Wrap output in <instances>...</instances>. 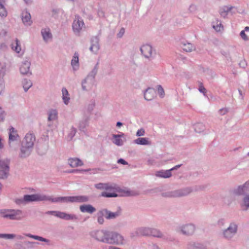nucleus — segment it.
Returning <instances> with one entry per match:
<instances>
[{"instance_id": "nucleus-1", "label": "nucleus", "mask_w": 249, "mask_h": 249, "mask_svg": "<svg viewBox=\"0 0 249 249\" xmlns=\"http://www.w3.org/2000/svg\"><path fill=\"white\" fill-rule=\"evenodd\" d=\"M90 236L97 242L110 245H123L124 237L116 231L107 230H96L90 232Z\"/></svg>"}, {"instance_id": "nucleus-2", "label": "nucleus", "mask_w": 249, "mask_h": 249, "mask_svg": "<svg viewBox=\"0 0 249 249\" xmlns=\"http://www.w3.org/2000/svg\"><path fill=\"white\" fill-rule=\"evenodd\" d=\"M98 63H97L92 71L81 82L82 89L84 91H89L92 89L95 83V76L98 72Z\"/></svg>"}, {"instance_id": "nucleus-3", "label": "nucleus", "mask_w": 249, "mask_h": 249, "mask_svg": "<svg viewBox=\"0 0 249 249\" xmlns=\"http://www.w3.org/2000/svg\"><path fill=\"white\" fill-rule=\"evenodd\" d=\"M87 196H75L54 197L53 203H84L89 201Z\"/></svg>"}, {"instance_id": "nucleus-4", "label": "nucleus", "mask_w": 249, "mask_h": 249, "mask_svg": "<svg viewBox=\"0 0 249 249\" xmlns=\"http://www.w3.org/2000/svg\"><path fill=\"white\" fill-rule=\"evenodd\" d=\"M96 188L100 190H105L107 192H103L101 193V196L105 197H115L118 195L115 193L117 190V186L114 183H99L95 185Z\"/></svg>"}, {"instance_id": "nucleus-5", "label": "nucleus", "mask_w": 249, "mask_h": 249, "mask_svg": "<svg viewBox=\"0 0 249 249\" xmlns=\"http://www.w3.org/2000/svg\"><path fill=\"white\" fill-rule=\"evenodd\" d=\"M238 230V223L236 222H231L226 229L222 231L220 236L226 240L231 241L237 233Z\"/></svg>"}, {"instance_id": "nucleus-6", "label": "nucleus", "mask_w": 249, "mask_h": 249, "mask_svg": "<svg viewBox=\"0 0 249 249\" xmlns=\"http://www.w3.org/2000/svg\"><path fill=\"white\" fill-rule=\"evenodd\" d=\"M0 217L11 220H20L23 218V215L20 210L1 209Z\"/></svg>"}, {"instance_id": "nucleus-7", "label": "nucleus", "mask_w": 249, "mask_h": 249, "mask_svg": "<svg viewBox=\"0 0 249 249\" xmlns=\"http://www.w3.org/2000/svg\"><path fill=\"white\" fill-rule=\"evenodd\" d=\"M194 191L191 187H187L178 190L162 193L161 195L165 197H179L186 196Z\"/></svg>"}, {"instance_id": "nucleus-8", "label": "nucleus", "mask_w": 249, "mask_h": 249, "mask_svg": "<svg viewBox=\"0 0 249 249\" xmlns=\"http://www.w3.org/2000/svg\"><path fill=\"white\" fill-rule=\"evenodd\" d=\"M24 196L26 204L32 202L43 201L53 202V200L54 198L53 196H47L43 194L25 195Z\"/></svg>"}, {"instance_id": "nucleus-9", "label": "nucleus", "mask_w": 249, "mask_h": 249, "mask_svg": "<svg viewBox=\"0 0 249 249\" xmlns=\"http://www.w3.org/2000/svg\"><path fill=\"white\" fill-rule=\"evenodd\" d=\"M11 160L6 158L0 161V179H6L9 175Z\"/></svg>"}, {"instance_id": "nucleus-10", "label": "nucleus", "mask_w": 249, "mask_h": 249, "mask_svg": "<svg viewBox=\"0 0 249 249\" xmlns=\"http://www.w3.org/2000/svg\"><path fill=\"white\" fill-rule=\"evenodd\" d=\"M142 55L146 59L151 61L155 58L156 55V50L149 44H144L140 48Z\"/></svg>"}, {"instance_id": "nucleus-11", "label": "nucleus", "mask_w": 249, "mask_h": 249, "mask_svg": "<svg viewBox=\"0 0 249 249\" xmlns=\"http://www.w3.org/2000/svg\"><path fill=\"white\" fill-rule=\"evenodd\" d=\"M46 214H51L66 220H75L78 219V217L74 214H69L60 211H49L46 212Z\"/></svg>"}, {"instance_id": "nucleus-12", "label": "nucleus", "mask_w": 249, "mask_h": 249, "mask_svg": "<svg viewBox=\"0 0 249 249\" xmlns=\"http://www.w3.org/2000/svg\"><path fill=\"white\" fill-rule=\"evenodd\" d=\"M196 230V226L193 223H187L178 227V231L182 234L190 236L192 235Z\"/></svg>"}, {"instance_id": "nucleus-13", "label": "nucleus", "mask_w": 249, "mask_h": 249, "mask_svg": "<svg viewBox=\"0 0 249 249\" xmlns=\"http://www.w3.org/2000/svg\"><path fill=\"white\" fill-rule=\"evenodd\" d=\"M150 229L149 227H140L130 233V237L134 238L139 236H150Z\"/></svg>"}, {"instance_id": "nucleus-14", "label": "nucleus", "mask_w": 249, "mask_h": 249, "mask_svg": "<svg viewBox=\"0 0 249 249\" xmlns=\"http://www.w3.org/2000/svg\"><path fill=\"white\" fill-rule=\"evenodd\" d=\"M84 23L83 19L79 16H75L72 27L73 31L76 35H79L80 32L84 27Z\"/></svg>"}, {"instance_id": "nucleus-15", "label": "nucleus", "mask_w": 249, "mask_h": 249, "mask_svg": "<svg viewBox=\"0 0 249 249\" xmlns=\"http://www.w3.org/2000/svg\"><path fill=\"white\" fill-rule=\"evenodd\" d=\"M249 192V180L246 181L243 185L238 186L232 191L233 195L241 196L248 195Z\"/></svg>"}, {"instance_id": "nucleus-16", "label": "nucleus", "mask_w": 249, "mask_h": 249, "mask_svg": "<svg viewBox=\"0 0 249 249\" xmlns=\"http://www.w3.org/2000/svg\"><path fill=\"white\" fill-rule=\"evenodd\" d=\"M36 140L35 134L31 132H28L25 135L21 144L34 148Z\"/></svg>"}, {"instance_id": "nucleus-17", "label": "nucleus", "mask_w": 249, "mask_h": 249, "mask_svg": "<svg viewBox=\"0 0 249 249\" xmlns=\"http://www.w3.org/2000/svg\"><path fill=\"white\" fill-rule=\"evenodd\" d=\"M91 46L89 50L94 54H97L100 49L99 39L97 36H93L90 40Z\"/></svg>"}, {"instance_id": "nucleus-18", "label": "nucleus", "mask_w": 249, "mask_h": 249, "mask_svg": "<svg viewBox=\"0 0 249 249\" xmlns=\"http://www.w3.org/2000/svg\"><path fill=\"white\" fill-rule=\"evenodd\" d=\"M124 136V133L122 132H120V134H113L112 139V142L117 146H122L125 141Z\"/></svg>"}, {"instance_id": "nucleus-19", "label": "nucleus", "mask_w": 249, "mask_h": 249, "mask_svg": "<svg viewBox=\"0 0 249 249\" xmlns=\"http://www.w3.org/2000/svg\"><path fill=\"white\" fill-rule=\"evenodd\" d=\"M33 149V148L31 147L21 144L19 157L21 158H26L29 157L31 155Z\"/></svg>"}, {"instance_id": "nucleus-20", "label": "nucleus", "mask_w": 249, "mask_h": 249, "mask_svg": "<svg viewBox=\"0 0 249 249\" xmlns=\"http://www.w3.org/2000/svg\"><path fill=\"white\" fill-rule=\"evenodd\" d=\"M41 34L44 41L48 43L52 40L53 35L49 28H42L41 31Z\"/></svg>"}, {"instance_id": "nucleus-21", "label": "nucleus", "mask_w": 249, "mask_h": 249, "mask_svg": "<svg viewBox=\"0 0 249 249\" xmlns=\"http://www.w3.org/2000/svg\"><path fill=\"white\" fill-rule=\"evenodd\" d=\"M31 62L28 60H25L22 62L20 67V71L22 74H27L32 72L30 71Z\"/></svg>"}, {"instance_id": "nucleus-22", "label": "nucleus", "mask_w": 249, "mask_h": 249, "mask_svg": "<svg viewBox=\"0 0 249 249\" xmlns=\"http://www.w3.org/2000/svg\"><path fill=\"white\" fill-rule=\"evenodd\" d=\"M104 210L106 214V218L108 220L116 219L121 214L120 210L114 212H111L107 209H104Z\"/></svg>"}, {"instance_id": "nucleus-23", "label": "nucleus", "mask_w": 249, "mask_h": 249, "mask_svg": "<svg viewBox=\"0 0 249 249\" xmlns=\"http://www.w3.org/2000/svg\"><path fill=\"white\" fill-rule=\"evenodd\" d=\"M150 236L167 240V237L159 230L156 228L150 229Z\"/></svg>"}, {"instance_id": "nucleus-24", "label": "nucleus", "mask_w": 249, "mask_h": 249, "mask_svg": "<svg viewBox=\"0 0 249 249\" xmlns=\"http://www.w3.org/2000/svg\"><path fill=\"white\" fill-rule=\"evenodd\" d=\"M68 164L72 168L83 165V162L77 158H70L68 160Z\"/></svg>"}, {"instance_id": "nucleus-25", "label": "nucleus", "mask_w": 249, "mask_h": 249, "mask_svg": "<svg viewBox=\"0 0 249 249\" xmlns=\"http://www.w3.org/2000/svg\"><path fill=\"white\" fill-rule=\"evenodd\" d=\"M156 97V91L153 88H149L144 92V98L147 101H151Z\"/></svg>"}, {"instance_id": "nucleus-26", "label": "nucleus", "mask_w": 249, "mask_h": 249, "mask_svg": "<svg viewBox=\"0 0 249 249\" xmlns=\"http://www.w3.org/2000/svg\"><path fill=\"white\" fill-rule=\"evenodd\" d=\"M79 209L81 212L87 213L92 214L96 211V209L90 204H84L80 206Z\"/></svg>"}, {"instance_id": "nucleus-27", "label": "nucleus", "mask_w": 249, "mask_h": 249, "mask_svg": "<svg viewBox=\"0 0 249 249\" xmlns=\"http://www.w3.org/2000/svg\"><path fill=\"white\" fill-rule=\"evenodd\" d=\"M21 18L23 23L26 26H30L32 23L31 15L26 11L22 12Z\"/></svg>"}, {"instance_id": "nucleus-28", "label": "nucleus", "mask_w": 249, "mask_h": 249, "mask_svg": "<svg viewBox=\"0 0 249 249\" xmlns=\"http://www.w3.org/2000/svg\"><path fill=\"white\" fill-rule=\"evenodd\" d=\"M89 120V116L85 115L79 121L78 127L80 130L84 131L85 129L88 126Z\"/></svg>"}, {"instance_id": "nucleus-29", "label": "nucleus", "mask_w": 249, "mask_h": 249, "mask_svg": "<svg viewBox=\"0 0 249 249\" xmlns=\"http://www.w3.org/2000/svg\"><path fill=\"white\" fill-rule=\"evenodd\" d=\"M234 7L231 6H223L220 8L219 13L220 16L223 18H226L229 13H232V10Z\"/></svg>"}, {"instance_id": "nucleus-30", "label": "nucleus", "mask_w": 249, "mask_h": 249, "mask_svg": "<svg viewBox=\"0 0 249 249\" xmlns=\"http://www.w3.org/2000/svg\"><path fill=\"white\" fill-rule=\"evenodd\" d=\"M71 65L74 71H76L79 68L78 53H75L71 61Z\"/></svg>"}, {"instance_id": "nucleus-31", "label": "nucleus", "mask_w": 249, "mask_h": 249, "mask_svg": "<svg viewBox=\"0 0 249 249\" xmlns=\"http://www.w3.org/2000/svg\"><path fill=\"white\" fill-rule=\"evenodd\" d=\"M48 121H53L58 118V111L56 109H50L48 111Z\"/></svg>"}, {"instance_id": "nucleus-32", "label": "nucleus", "mask_w": 249, "mask_h": 249, "mask_svg": "<svg viewBox=\"0 0 249 249\" xmlns=\"http://www.w3.org/2000/svg\"><path fill=\"white\" fill-rule=\"evenodd\" d=\"M62 98L63 103L65 105H68L70 103V97L69 92L66 88H63L62 89Z\"/></svg>"}, {"instance_id": "nucleus-33", "label": "nucleus", "mask_w": 249, "mask_h": 249, "mask_svg": "<svg viewBox=\"0 0 249 249\" xmlns=\"http://www.w3.org/2000/svg\"><path fill=\"white\" fill-rule=\"evenodd\" d=\"M18 135L17 134V131L13 127H11L9 129V142L10 143L11 142L16 141L18 140Z\"/></svg>"}, {"instance_id": "nucleus-34", "label": "nucleus", "mask_w": 249, "mask_h": 249, "mask_svg": "<svg viewBox=\"0 0 249 249\" xmlns=\"http://www.w3.org/2000/svg\"><path fill=\"white\" fill-rule=\"evenodd\" d=\"M155 175L157 177L162 178H169L172 176V173L170 172V170H162L159 171H158L156 173Z\"/></svg>"}, {"instance_id": "nucleus-35", "label": "nucleus", "mask_w": 249, "mask_h": 249, "mask_svg": "<svg viewBox=\"0 0 249 249\" xmlns=\"http://www.w3.org/2000/svg\"><path fill=\"white\" fill-rule=\"evenodd\" d=\"M97 221L100 225H103L105 222L104 216L106 217V214L104 209H101L97 213Z\"/></svg>"}, {"instance_id": "nucleus-36", "label": "nucleus", "mask_w": 249, "mask_h": 249, "mask_svg": "<svg viewBox=\"0 0 249 249\" xmlns=\"http://www.w3.org/2000/svg\"><path fill=\"white\" fill-rule=\"evenodd\" d=\"M181 48L183 51L186 52H191L195 50V46L189 42H182L181 43Z\"/></svg>"}, {"instance_id": "nucleus-37", "label": "nucleus", "mask_w": 249, "mask_h": 249, "mask_svg": "<svg viewBox=\"0 0 249 249\" xmlns=\"http://www.w3.org/2000/svg\"><path fill=\"white\" fill-rule=\"evenodd\" d=\"M241 206L244 211L249 209V195H245L241 203Z\"/></svg>"}, {"instance_id": "nucleus-38", "label": "nucleus", "mask_w": 249, "mask_h": 249, "mask_svg": "<svg viewBox=\"0 0 249 249\" xmlns=\"http://www.w3.org/2000/svg\"><path fill=\"white\" fill-rule=\"evenodd\" d=\"M134 142L139 145H146L151 144V142L148 140V138H139L135 140Z\"/></svg>"}, {"instance_id": "nucleus-39", "label": "nucleus", "mask_w": 249, "mask_h": 249, "mask_svg": "<svg viewBox=\"0 0 249 249\" xmlns=\"http://www.w3.org/2000/svg\"><path fill=\"white\" fill-rule=\"evenodd\" d=\"M24 235L27 237L33 238V239L36 240H38V241H42V242H44L47 243H49V240L48 239L43 238L41 236L33 235L31 233H24Z\"/></svg>"}, {"instance_id": "nucleus-40", "label": "nucleus", "mask_w": 249, "mask_h": 249, "mask_svg": "<svg viewBox=\"0 0 249 249\" xmlns=\"http://www.w3.org/2000/svg\"><path fill=\"white\" fill-rule=\"evenodd\" d=\"M212 24L213 28L217 32L221 31L223 28L221 21L218 19H215V20L213 22Z\"/></svg>"}, {"instance_id": "nucleus-41", "label": "nucleus", "mask_w": 249, "mask_h": 249, "mask_svg": "<svg viewBox=\"0 0 249 249\" xmlns=\"http://www.w3.org/2000/svg\"><path fill=\"white\" fill-rule=\"evenodd\" d=\"M22 84L25 92H27L33 85L31 80L28 79H24Z\"/></svg>"}, {"instance_id": "nucleus-42", "label": "nucleus", "mask_w": 249, "mask_h": 249, "mask_svg": "<svg viewBox=\"0 0 249 249\" xmlns=\"http://www.w3.org/2000/svg\"><path fill=\"white\" fill-rule=\"evenodd\" d=\"M11 48L13 50L17 53H19L21 51V46L20 42L18 39H16L15 41L11 44Z\"/></svg>"}, {"instance_id": "nucleus-43", "label": "nucleus", "mask_w": 249, "mask_h": 249, "mask_svg": "<svg viewBox=\"0 0 249 249\" xmlns=\"http://www.w3.org/2000/svg\"><path fill=\"white\" fill-rule=\"evenodd\" d=\"M194 126L195 131L197 133H201L205 129V126L202 123L196 124Z\"/></svg>"}, {"instance_id": "nucleus-44", "label": "nucleus", "mask_w": 249, "mask_h": 249, "mask_svg": "<svg viewBox=\"0 0 249 249\" xmlns=\"http://www.w3.org/2000/svg\"><path fill=\"white\" fill-rule=\"evenodd\" d=\"M4 0H0V16L5 17L7 16V11L3 4Z\"/></svg>"}, {"instance_id": "nucleus-45", "label": "nucleus", "mask_w": 249, "mask_h": 249, "mask_svg": "<svg viewBox=\"0 0 249 249\" xmlns=\"http://www.w3.org/2000/svg\"><path fill=\"white\" fill-rule=\"evenodd\" d=\"M6 65L3 63L0 62V79L3 78L5 74Z\"/></svg>"}, {"instance_id": "nucleus-46", "label": "nucleus", "mask_w": 249, "mask_h": 249, "mask_svg": "<svg viewBox=\"0 0 249 249\" xmlns=\"http://www.w3.org/2000/svg\"><path fill=\"white\" fill-rule=\"evenodd\" d=\"M15 203L18 205H25L26 204L25 196L23 197L17 198L14 200Z\"/></svg>"}, {"instance_id": "nucleus-47", "label": "nucleus", "mask_w": 249, "mask_h": 249, "mask_svg": "<svg viewBox=\"0 0 249 249\" xmlns=\"http://www.w3.org/2000/svg\"><path fill=\"white\" fill-rule=\"evenodd\" d=\"M76 129L74 128L73 126H72L70 129V132L68 134V138L70 140H72L73 137L75 136L76 133Z\"/></svg>"}, {"instance_id": "nucleus-48", "label": "nucleus", "mask_w": 249, "mask_h": 249, "mask_svg": "<svg viewBox=\"0 0 249 249\" xmlns=\"http://www.w3.org/2000/svg\"><path fill=\"white\" fill-rule=\"evenodd\" d=\"M90 170V169H73L70 171H68L67 172L69 173H83L86 172H88Z\"/></svg>"}, {"instance_id": "nucleus-49", "label": "nucleus", "mask_w": 249, "mask_h": 249, "mask_svg": "<svg viewBox=\"0 0 249 249\" xmlns=\"http://www.w3.org/2000/svg\"><path fill=\"white\" fill-rule=\"evenodd\" d=\"M158 92L159 96L161 98H163L164 96L165 93L163 88L160 85L158 86Z\"/></svg>"}, {"instance_id": "nucleus-50", "label": "nucleus", "mask_w": 249, "mask_h": 249, "mask_svg": "<svg viewBox=\"0 0 249 249\" xmlns=\"http://www.w3.org/2000/svg\"><path fill=\"white\" fill-rule=\"evenodd\" d=\"M14 249H26L23 243L18 242L14 245Z\"/></svg>"}, {"instance_id": "nucleus-51", "label": "nucleus", "mask_w": 249, "mask_h": 249, "mask_svg": "<svg viewBox=\"0 0 249 249\" xmlns=\"http://www.w3.org/2000/svg\"><path fill=\"white\" fill-rule=\"evenodd\" d=\"M13 237H14V236L11 235L10 234L0 233V238H4V239H10Z\"/></svg>"}, {"instance_id": "nucleus-52", "label": "nucleus", "mask_w": 249, "mask_h": 249, "mask_svg": "<svg viewBox=\"0 0 249 249\" xmlns=\"http://www.w3.org/2000/svg\"><path fill=\"white\" fill-rule=\"evenodd\" d=\"M195 242H190L187 244V249H196Z\"/></svg>"}, {"instance_id": "nucleus-53", "label": "nucleus", "mask_w": 249, "mask_h": 249, "mask_svg": "<svg viewBox=\"0 0 249 249\" xmlns=\"http://www.w3.org/2000/svg\"><path fill=\"white\" fill-rule=\"evenodd\" d=\"M5 116V112L0 107V122H3Z\"/></svg>"}, {"instance_id": "nucleus-54", "label": "nucleus", "mask_w": 249, "mask_h": 249, "mask_svg": "<svg viewBox=\"0 0 249 249\" xmlns=\"http://www.w3.org/2000/svg\"><path fill=\"white\" fill-rule=\"evenodd\" d=\"M195 248L196 249H205V247L203 244L198 242H195Z\"/></svg>"}, {"instance_id": "nucleus-55", "label": "nucleus", "mask_w": 249, "mask_h": 249, "mask_svg": "<svg viewBox=\"0 0 249 249\" xmlns=\"http://www.w3.org/2000/svg\"><path fill=\"white\" fill-rule=\"evenodd\" d=\"M198 90L200 92L203 93L204 95H206V89L203 86L202 83L200 84Z\"/></svg>"}, {"instance_id": "nucleus-56", "label": "nucleus", "mask_w": 249, "mask_h": 249, "mask_svg": "<svg viewBox=\"0 0 249 249\" xmlns=\"http://www.w3.org/2000/svg\"><path fill=\"white\" fill-rule=\"evenodd\" d=\"M11 235H13L14 237H12L10 239H12L14 238H16L17 240H22L24 239V237L19 234H10Z\"/></svg>"}, {"instance_id": "nucleus-57", "label": "nucleus", "mask_w": 249, "mask_h": 249, "mask_svg": "<svg viewBox=\"0 0 249 249\" xmlns=\"http://www.w3.org/2000/svg\"><path fill=\"white\" fill-rule=\"evenodd\" d=\"M231 196H227V197L224 198L223 201L225 204L227 205H230L231 202V200H230V199H231Z\"/></svg>"}, {"instance_id": "nucleus-58", "label": "nucleus", "mask_w": 249, "mask_h": 249, "mask_svg": "<svg viewBox=\"0 0 249 249\" xmlns=\"http://www.w3.org/2000/svg\"><path fill=\"white\" fill-rule=\"evenodd\" d=\"M52 16L55 18H56L59 13V10L57 9H53L52 10Z\"/></svg>"}, {"instance_id": "nucleus-59", "label": "nucleus", "mask_w": 249, "mask_h": 249, "mask_svg": "<svg viewBox=\"0 0 249 249\" xmlns=\"http://www.w3.org/2000/svg\"><path fill=\"white\" fill-rule=\"evenodd\" d=\"M240 36L243 39H244V40H248L249 39L247 36L245 34V31H242L241 32H240Z\"/></svg>"}, {"instance_id": "nucleus-60", "label": "nucleus", "mask_w": 249, "mask_h": 249, "mask_svg": "<svg viewBox=\"0 0 249 249\" xmlns=\"http://www.w3.org/2000/svg\"><path fill=\"white\" fill-rule=\"evenodd\" d=\"M144 132L143 129H139L136 133V135L137 136H142L144 135Z\"/></svg>"}, {"instance_id": "nucleus-61", "label": "nucleus", "mask_w": 249, "mask_h": 249, "mask_svg": "<svg viewBox=\"0 0 249 249\" xmlns=\"http://www.w3.org/2000/svg\"><path fill=\"white\" fill-rule=\"evenodd\" d=\"M124 33V29L123 28H122L119 32L117 34V36L119 38H121L123 36Z\"/></svg>"}, {"instance_id": "nucleus-62", "label": "nucleus", "mask_w": 249, "mask_h": 249, "mask_svg": "<svg viewBox=\"0 0 249 249\" xmlns=\"http://www.w3.org/2000/svg\"><path fill=\"white\" fill-rule=\"evenodd\" d=\"M4 88V84L3 82L0 80V94H1Z\"/></svg>"}, {"instance_id": "nucleus-63", "label": "nucleus", "mask_w": 249, "mask_h": 249, "mask_svg": "<svg viewBox=\"0 0 249 249\" xmlns=\"http://www.w3.org/2000/svg\"><path fill=\"white\" fill-rule=\"evenodd\" d=\"M150 246L151 249H161L157 244L152 243Z\"/></svg>"}, {"instance_id": "nucleus-64", "label": "nucleus", "mask_w": 249, "mask_h": 249, "mask_svg": "<svg viewBox=\"0 0 249 249\" xmlns=\"http://www.w3.org/2000/svg\"><path fill=\"white\" fill-rule=\"evenodd\" d=\"M117 162L118 163L122 164L123 165H127L128 162L123 159H120L118 160Z\"/></svg>"}]
</instances>
